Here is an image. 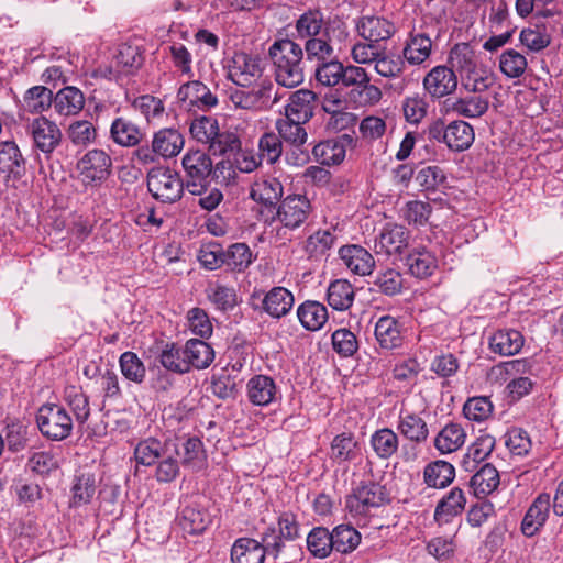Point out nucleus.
<instances>
[{
  "label": "nucleus",
  "mask_w": 563,
  "mask_h": 563,
  "mask_svg": "<svg viewBox=\"0 0 563 563\" xmlns=\"http://www.w3.org/2000/svg\"><path fill=\"white\" fill-rule=\"evenodd\" d=\"M274 66L275 80L285 88H295L305 80L303 51L296 42L284 38L275 41L268 49Z\"/></svg>",
  "instance_id": "1"
},
{
  "label": "nucleus",
  "mask_w": 563,
  "mask_h": 563,
  "mask_svg": "<svg viewBox=\"0 0 563 563\" xmlns=\"http://www.w3.org/2000/svg\"><path fill=\"white\" fill-rule=\"evenodd\" d=\"M312 212L310 200L305 195L294 194L286 196L276 209L265 218V222L273 224L278 222L276 236L289 240L288 231H295L306 223Z\"/></svg>",
  "instance_id": "2"
},
{
  "label": "nucleus",
  "mask_w": 563,
  "mask_h": 563,
  "mask_svg": "<svg viewBox=\"0 0 563 563\" xmlns=\"http://www.w3.org/2000/svg\"><path fill=\"white\" fill-rule=\"evenodd\" d=\"M185 145V140L179 130L175 128H163L153 134L150 145L137 146L132 159L141 165L154 164L157 157L173 158L177 156Z\"/></svg>",
  "instance_id": "3"
},
{
  "label": "nucleus",
  "mask_w": 563,
  "mask_h": 563,
  "mask_svg": "<svg viewBox=\"0 0 563 563\" xmlns=\"http://www.w3.org/2000/svg\"><path fill=\"white\" fill-rule=\"evenodd\" d=\"M181 164L187 177L186 188L192 195L202 194L212 170L219 177V174H223L224 169L231 168V163L222 159L216 164L213 169L210 156L200 150L187 152L181 159Z\"/></svg>",
  "instance_id": "4"
},
{
  "label": "nucleus",
  "mask_w": 563,
  "mask_h": 563,
  "mask_svg": "<svg viewBox=\"0 0 563 563\" xmlns=\"http://www.w3.org/2000/svg\"><path fill=\"white\" fill-rule=\"evenodd\" d=\"M36 423L41 433L53 441L68 438L73 431V419L66 409L57 404H45L40 407Z\"/></svg>",
  "instance_id": "5"
},
{
  "label": "nucleus",
  "mask_w": 563,
  "mask_h": 563,
  "mask_svg": "<svg viewBox=\"0 0 563 563\" xmlns=\"http://www.w3.org/2000/svg\"><path fill=\"white\" fill-rule=\"evenodd\" d=\"M387 500L384 486L375 482H363L345 497V508L353 517H365L373 508L383 506Z\"/></svg>",
  "instance_id": "6"
},
{
  "label": "nucleus",
  "mask_w": 563,
  "mask_h": 563,
  "mask_svg": "<svg viewBox=\"0 0 563 563\" xmlns=\"http://www.w3.org/2000/svg\"><path fill=\"white\" fill-rule=\"evenodd\" d=\"M147 188L155 199L170 203L181 198L184 181L170 168L157 167L147 174Z\"/></svg>",
  "instance_id": "7"
},
{
  "label": "nucleus",
  "mask_w": 563,
  "mask_h": 563,
  "mask_svg": "<svg viewBox=\"0 0 563 563\" xmlns=\"http://www.w3.org/2000/svg\"><path fill=\"white\" fill-rule=\"evenodd\" d=\"M227 68L228 78L242 88H250L263 75L262 59L244 52H235Z\"/></svg>",
  "instance_id": "8"
},
{
  "label": "nucleus",
  "mask_w": 563,
  "mask_h": 563,
  "mask_svg": "<svg viewBox=\"0 0 563 563\" xmlns=\"http://www.w3.org/2000/svg\"><path fill=\"white\" fill-rule=\"evenodd\" d=\"M112 159L103 150L88 151L77 163V169L86 186L102 184L110 175Z\"/></svg>",
  "instance_id": "9"
},
{
  "label": "nucleus",
  "mask_w": 563,
  "mask_h": 563,
  "mask_svg": "<svg viewBox=\"0 0 563 563\" xmlns=\"http://www.w3.org/2000/svg\"><path fill=\"white\" fill-rule=\"evenodd\" d=\"M144 62L142 51L136 45L122 44L109 67H99L96 75L109 80L117 79L121 75H131L137 70Z\"/></svg>",
  "instance_id": "10"
},
{
  "label": "nucleus",
  "mask_w": 563,
  "mask_h": 563,
  "mask_svg": "<svg viewBox=\"0 0 563 563\" xmlns=\"http://www.w3.org/2000/svg\"><path fill=\"white\" fill-rule=\"evenodd\" d=\"M27 132L32 136L34 146L46 157L60 145L62 131L57 124L46 117H37L27 124Z\"/></svg>",
  "instance_id": "11"
},
{
  "label": "nucleus",
  "mask_w": 563,
  "mask_h": 563,
  "mask_svg": "<svg viewBox=\"0 0 563 563\" xmlns=\"http://www.w3.org/2000/svg\"><path fill=\"white\" fill-rule=\"evenodd\" d=\"M284 186L276 177H262L254 181L250 198L262 206L261 213L268 217L283 200Z\"/></svg>",
  "instance_id": "12"
},
{
  "label": "nucleus",
  "mask_w": 563,
  "mask_h": 563,
  "mask_svg": "<svg viewBox=\"0 0 563 563\" xmlns=\"http://www.w3.org/2000/svg\"><path fill=\"white\" fill-rule=\"evenodd\" d=\"M169 448L180 449L178 439L159 440L154 437L143 439L134 448L135 462L143 466H157L159 461L168 456Z\"/></svg>",
  "instance_id": "13"
},
{
  "label": "nucleus",
  "mask_w": 563,
  "mask_h": 563,
  "mask_svg": "<svg viewBox=\"0 0 563 563\" xmlns=\"http://www.w3.org/2000/svg\"><path fill=\"white\" fill-rule=\"evenodd\" d=\"M423 88L433 99H440L453 93L457 88L455 71L444 65L433 67L423 78Z\"/></svg>",
  "instance_id": "14"
},
{
  "label": "nucleus",
  "mask_w": 563,
  "mask_h": 563,
  "mask_svg": "<svg viewBox=\"0 0 563 563\" xmlns=\"http://www.w3.org/2000/svg\"><path fill=\"white\" fill-rule=\"evenodd\" d=\"M409 231L399 224L385 225L374 241V251L377 255L391 256L401 254L407 247Z\"/></svg>",
  "instance_id": "15"
},
{
  "label": "nucleus",
  "mask_w": 563,
  "mask_h": 563,
  "mask_svg": "<svg viewBox=\"0 0 563 563\" xmlns=\"http://www.w3.org/2000/svg\"><path fill=\"white\" fill-rule=\"evenodd\" d=\"M358 35L367 42L378 44L388 41L396 32L393 22L379 15H363L356 22Z\"/></svg>",
  "instance_id": "16"
},
{
  "label": "nucleus",
  "mask_w": 563,
  "mask_h": 563,
  "mask_svg": "<svg viewBox=\"0 0 563 563\" xmlns=\"http://www.w3.org/2000/svg\"><path fill=\"white\" fill-rule=\"evenodd\" d=\"M249 401L258 407H265L280 398L275 380L268 375H254L246 383Z\"/></svg>",
  "instance_id": "17"
},
{
  "label": "nucleus",
  "mask_w": 563,
  "mask_h": 563,
  "mask_svg": "<svg viewBox=\"0 0 563 563\" xmlns=\"http://www.w3.org/2000/svg\"><path fill=\"white\" fill-rule=\"evenodd\" d=\"M550 508V494H539L523 516L520 527L522 534L528 538L536 536L547 522Z\"/></svg>",
  "instance_id": "18"
},
{
  "label": "nucleus",
  "mask_w": 563,
  "mask_h": 563,
  "mask_svg": "<svg viewBox=\"0 0 563 563\" xmlns=\"http://www.w3.org/2000/svg\"><path fill=\"white\" fill-rule=\"evenodd\" d=\"M343 264L355 275H371L375 268L373 255L357 244L344 245L339 250Z\"/></svg>",
  "instance_id": "19"
},
{
  "label": "nucleus",
  "mask_w": 563,
  "mask_h": 563,
  "mask_svg": "<svg viewBox=\"0 0 563 563\" xmlns=\"http://www.w3.org/2000/svg\"><path fill=\"white\" fill-rule=\"evenodd\" d=\"M177 99L186 106H196L199 109H211L218 104L217 96L199 80L181 85L177 92Z\"/></svg>",
  "instance_id": "20"
},
{
  "label": "nucleus",
  "mask_w": 563,
  "mask_h": 563,
  "mask_svg": "<svg viewBox=\"0 0 563 563\" xmlns=\"http://www.w3.org/2000/svg\"><path fill=\"white\" fill-rule=\"evenodd\" d=\"M397 430L405 439L416 444H421L429 438V428L424 419L405 407L399 411Z\"/></svg>",
  "instance_id": "21"
},
{
  "label": "nucleus",
  "mask_w": 563,
  "mask_h": 563,
  "mask_svg": "<svg viewBox=\"0 0 563 563\" xmlns=\"http://www.w3.org/2000/svg\"><path fill=\"white\" fill-rule=\"evenodd\" d=\"M523 344L525 338L521 332L510 328L498 329L488 338L490 351L500 356L518 354Z\"/></svg>",
  "instance_id": "22"
},
{
  "label": "nucleus",
  "mask_w": 563,
  "mask_h": 563,
  "mask_svg": "<svg viewBox=\"0 0 563 563\" xmlns=\"http://www.w3.org/2000/svg\"><path fill=\"white\" fill-rule=\"evenodd\" d=\"M316 99V93L308 89L292 92L285 106V117L297 122H308L313 117Z\"/></svg>",
  "instance_id": "23"
},
{
  "label": "nucleus",
  "mask_w": 563,
  "mask_h": 563,
  "mask_svg": "<svg viewBox=\"0 0 563 563\" xmlns=\"http://www.w3.org/2000/svg\"><path fill=\"white\" fill-rule=\"evenodd\" d=\"M400 322L391 316L380 317L375 324V339L385 350L398 349L402 345L404 336Z\"/></svg>",
  "instance_id": "24"
},
{
  "label": "nucleus",
  "mask_w": 563,
  "mask_h": 563,
  "mask_svg": "<svg viewBox=\"0 0 563 563\" xmlns=\"http://www.w3.org/2000/svg\"><path fill=\"white\" fill-rule=\"evenodd\" d=\"M353 139L343 134L339 139L327 140L318 143L312 148V154L321 165H336L345 158V144L352 143Z\"/></svg>",
  "instance_id": "25"
},
{
  "label": "nucleus",
  "mask_w": 563,
  "mask_h": 563,
  "mask_svg": "<svg viewBox=\"0 0 563 563\" xmlns=\"http://www.w3.org/2000/svg\"><path fill=\"white\" fill-rule=\"evenodd\" d=\"M0 173L13 179H20L25 175V159L13 141L0 142Z\"/></svg>",
  "instance_id": "26"
},
{
  "label": "nucleus",
  "mask_w": 563,
  "mask_h": 563,
  "mask_svg": "<svg viewBox=\"0 0 563 563\" xmlns=\"http://www.w3.org/2000/svg\"><path fill=\"white\" fill-rule=\"evenodd\" d=\"M362 455V446L352 432L335 435L330 445V459L338 464L352 462Z\"/></svg>",
  "instance_id": "27"
},
{
  "label": "nucleus",
  "mask_w": 563,
  "mask_h": 563,
  "mask_svg": "<svg viewBox=\"0 0 563 563\" xmlns=\"http://www.w3.org/2000/svg\"><path fill=\"white\" fill-rule=\"evenodd\" d=\"M294 296L285 287H273L263 298L262 308L272 318L279 319L290 312L294 307Z\"/></svg>",
  "instance_id": "28"
},
{
  "label": "nucleus",
  "mask_w": 563,
  "mask_h": 563,
  "mask_svg": "<svg viewBox=\"0 0 563 563\" xmlns=\"http://www.w3.org/2000/svg\"><path fill=\"white\" fill-rule=\"evenodd\" d=\"M110 139L122 147H135L142 142L143 133L131 120L119 117L111 123Z\"/></svg>",
  "instance_id": "29"
},
{
  "label": "nucleus",
  "mask_w": 563,
  "mask_h": 563,
  "mask_svg": "<svg viewBox=\"0 0 563 563\" xmlns=\"http://www.w3.org/2000/svg\"><path fill=\"white\" fill-rule=\"evenodd\" d=\"M496 440L490 434L479 435L466 450L461 466L466 472H473L477 465L485 461L493 452Z\"/></svg>",
  "instance_id": "30"
},
{
  "label": "nucleus",
  "mask_w": 563,
  "mask_h": 563,
  "mask_svg": "<svg viewBox=\"0 0 563 563\" xmlns=\"http://www.w3.org/2000/svg\"><path fill=\"white\" fill-rule=\"evenodd\" d=\"M432 41L423 33H410L402 48L401 56L410 65H421L431 55Z\"/></svg>",
  "instance_id": "31"
},
{
  "label": "nucleus",
  "mask_w": 563,
  "mask_h": 563,
  "mask_svg": "<svg viewBox=\"0 0 563 563\" xmlns=\"http://www.w3.org/2000/svg\"><path fill=\"white\" fill-rule=\"evenodd\" d=\"M445 106L446 111L454 112L460 117L475 119L481 118L487 112L489 101L487 98L481 96H468L453 100L448 99Z\"/></svg>",
  "instance_id": "32"
},
{
  "label": "nucleus",
  "mask_w": 563,
  "mask_h": 563,
  "mask_svg": "<svg viewBox=\"0 0 563 563\" xmlns=\"http://www.w3.org/2000/svg\"><path fill=\"white\" fill-rule=\"evenodd\" d=\"M210 522L207 511L197 505L184 506L178 516L177 523L184 533L199 534L206 530Z\"/></svg>",
  "instance_id": "33"
},
{
  "label": "nucleus",
  "mask_w": 563,
  "mask_h": 563,
  "mask_svg": "<svg viewBox=\"0 0 563 563\" xmlns=\"http://www.w3.org/2000/svg\"><path fill=\"white\" fill-rule=\"evenodd\" d=\"M466 440L464 428L456 422L445 424L434 438V448L441 454L456 452L463 446Z\"/></svg>",
  "instance_id": "34"
},
{
  "label": "nucleus",
  "mask_w": 563,
  "mask_h": 563,
  "mask_svg": "<svg viewBox=\"0 0 563 563\" xmlns=\"http://www.w3.org/2000/svg\"><path fill=\"white\" fill-rule=\"evenodd\" d=\"M84 106V93L74 86L64 87L54 96L53 107L59 115H76Z\"/></svg>",
  "instance_id": "35"
},
{
  "label": "nucleus",
  "mask_w": 563,
  "mask_h": 563,
  "mask_svg": "<svg viewBox=\"0 0 563 563\" xmlns=\"http://www.w3.org/2000/svg\"><path fill=\"white\" fill-rule=\"evenodd\" d=\"M500 483L499 473L490 463L484 464L470 479V488L477 498L495 492Z\"/></svg>",
  "instance_id": "36"
},
{
  "label": "nucleus",
  "mask_w": 563,
  "mask_h": 563,
  "mask_svg": "<svg viewBox=\"0 0 563 563\" xmlns=\"http://www.w3.org/2000/svg\"><path fill=\"white\" fill-rule=\"evenodd\" d=\"M262 543L252 538H239L231 549L232 563H264Z\"/></svg>",
  "instance_id": "37"
},
{
  "label": "nucleus",
  "mask_w": 563,
  "mask_h": 563,
  "mask_svg": "<svg viewBox=\"0 0 563 563\" xmlns=\"http://www.w3.org/2000/svg\"><path fill=\"white\" fill-rule=\"evenodd\" d=\"M465 504L463 490L454 487L437 505L434 519L440 523H446L463 511Z\"/></svg>",
  "instance_id": "38"
},
{
  "label": "nucleus",
  "mask_w": 563,
  "mask_h": 563,
  "mask_svg": "<svg viewBox=\"0 0 563 563\" xmlns=\"http://www.w3.org/2000/svg\"><path fill=\"white\" fill-rule=\"evenodd\" d=\"M475 140L473 126L463 121L454 120L448 123L446 146L453 152H464L468 150Z\"/></svg>",
  "instance_id": "39"
},
{
  "label": "nucleus",
  "mask_w": 563,
  "mask_h": 563,
  "mask_svg": "<svg viewBox=\"0 0 563 563\" xmlns=\"http://www.w3.org/2000/svg\"><path fill=\"white\" fill-rule=\"evenodd\" d=\"M186 355V363L191 368L205 369L210 366L214 360L213 349L205 341L199 339H191L186 342L184 346Z\"/></svg>",
  "instance_id": "40"
},
{
  "label": "nucleus",
  "mask_w": 563,
  "mask_h": 563,
  "mask_svg": "<svg viewBox=\"0 0 563 563\" xmlns=\"http://www.w3.org/2000/svg\"><path fill=\"white\" fill-rule=\"evenodd\" d=\"M409 273L420 279L433 274L437 268V258L426 247L413 249L406 257Z\"/></svg>",
  "instance_id": "41"
},
{
  "label": "nucleus",
  "mask_w": 563,
  "mask_h": 563,
  "mask_svg": "<svg viewBox=\"0 0 563 563\" xmlns=\"http://www.w3.org/2000/svg\"><path fill=\"white\" fill-rule=\"evenodd\" d=\"M297 316L301 325L309 331L320 330L329 318L325 306L309 300L298 307Z\"/></svg>",
  "instance_id": "42"
},
{
  "label": "nucleus",
  "mask_w": 563,
  "mask_h": 563,
  "mask_svg": "<svg viewBox=\"0 0 563 563\" xmlns=\"http://www.w3.org/2000/svg\"><path fill=\"white\" fill-rule=\"evenodd\" d=\"M335 240L330 230H318L307 238L303 250L310 260L321 261L328 256Z\"/></svg>",
  "instance_id": "43"
},
{
  "label": "nucleus",
  "mask_w": 563,
  "mask_h": 563,
  "mask_svg": "<svg viewBox=\"0 0 563 563\" xmlns=\"http://www.w3.org/2000/svg\"><path fill=\"white\" fill-rule=\"evenodd\" d=\"M454 477V466L451 463L442 460L429 463L423 471V479L429 487H446L453 482Z\"/></svg>",
  "instance_id": "44"
},
{
  "label": "nucleus",
  "mask_w": 563,
  "mask_h": 563,
  "mask_svg": "<svg viewBox=\"0 0 563 563\" xmlns=\"http://www.w3.org/2000/svg\"><path fill=\"white\" fill-rule=\"evenodd\" d=\"M63 399L79 424H84L89 419V398L80 386L70 385L65 387Z\"/></svg>",
  "instance_id": "45"
},
{
  "label": "nucleus",
  "mask_w": 563,
  "mask_h": 563,
  "mask_svg": "<svg viewBox=\"0 0 563 563\" xmlns=\"http://www.w3.org/2000/svg\"><path fill=\"white\" fill-rule=\"evenodd\" d=\"M307 549L313 558L325 559L333 551L331 532L325 527H314L306 539Z\"/></svg>",
  "instance_id": "46"
},
{
  "label": "nucleus",
  "mask_w": 563,
  "mask_h": 563,
  "mask_svg": "<svg viewBox=\"0 0 563 563\" xmlns=\"http://www.w3.org/2000/svg\"><path fill=\"white\" fill-rule=\"evenodd\" d=\"M369 442L375 454L383 460L391 457L399 446L397 433L389 428H383L375 431L372 434Z\"/></svg>",
  "instance_id": "47"
},
{
  "label": "nucleus",
  "mask_w": 563,
  "mask_h": 563,
  "mask_svg": "<svg viewBox=\"0 0 563 563\" xmlns=\"http://www.w3.org/2000/svg\"><path fill=\"white\" fill-rule=\"evenodd\" d=\"M208 300L219 311L227 312L238 305V295L233 287L216 283L210 284L206 289Z\"/></svg>",
  "instance_id": "48"
},
{
  "label": "nucleus",
  "mask_w": 563,
  "mask_h": 563,
  "mask_svg": "<svg viewBox=\"0 0 563 563\" xmlns=\"http://www.w3.org/2000/svg\"><path fill=\"white\" fill-rule=\"evenodd\" d=\"M354 301L353 286L345 279L332 282L328 288V303L335 310H347Z\"/></svg>",
  "instance_id": "49"
},
{
  "label": "nucleus",
  "mask_w": 563,
  "mask_h": 563,
  "mask_svg": "<svg viewBox=\"0 0 563 563\" xmlns=\"http://www.w3.org/2000/svg\"><path fill=\"white\" fill-rule=\"evenodd\" d=\"M52 90L44 86H34L23 96L22 108L30 113H42L53 104Z\"/></svg>",
  "instance_id": "50"
},
{
  "label": "nucleus",
  "mask_w": 563,
  "mask_h": 563,
  "mask_svg": "<svg viewBox=\"0 0 563 563\" xmlns=\"http://www.w3.org/2000/svg\"><path fill=\"white\" fill-rule=\"evenodd\" d=\"M333 550L347 554L353 552L361 542V533L347 525H339L331 531Z\"/></svg>",
  "instance_id": "51"
},
{
  "label": "nucleus",
  "mask_w": 563,
  "mask_h": 563,
  "mask_svg": "<svg viewBox=\"0 0 563 563\" xmlns=\"http://www.w3.org/2000/svg\"><path fill=\"white\" fill-rule=\"evenodd\" d=\"M499 70L509 79L520 78L528 67L525 55L514 48L504 51L499 56Z\"/></svg>",
  "instance_id": "52"
},
{
  "label": "nucleus",
  "mask_w": 563,
  "mask_h": 563,
  "mask_svg": "<svg viewBox=\"0 0 563 563\" xmlns=\"http://www.w3.org/2000/svg\"><path fill=\"white\" fill-rule=\"evenodd\" d=\"M306 122L292 121L285 117L276 121V129L280 140L289 143L290 145L299 148L302 146L308 139L306 129L302 126Z\"/></svg>",
  "instance_id": "53"
},
{
  "label": "nucleus",
  "mask_w": 563,
  "mask_h": 563,
  "mask_svg": "<svg viewBox=\"0 0 563 563\" xmlns=\"http://www.w3.org/2000/svg\"><path fill=\"white\" fill-rule=\"evenodd\" d=\"M224 265L233 272H244L253 262L252 251L245 243H234L223 251Z\"/></svg>",
  "instance_id": "54"
},
{
  "label": "nucleus",
  "mask_w": 563,
  "mask_h": 563,
  "mask_svg": "<svg viewBox=\"0 0 563 563\" xmlns=\"http://www.w3.org/2000/svg\"><path fill=\"white\" fill-rule=\"evenodd\" d=\"M374 64L376 73L386 78L399 77L404 73L406 66V62L401 54L387 52L386 49L380 51L379 56Z\"/></svg>",
  "instance_id": "55"
},
{
  "label": "nucleus",
  "mask_w": 563,
  "mask_h": 563,
  "mask_svg": "<svg viewBox=\"0 0 563 563\" xmlns=\"http://www.w3.org/2000/svg\"><path fill=\"white\" fill-rule=\"evenodd\" d=\"M179 444L183 449V454L179 455L181 456V464L185 467L199 470L206 461V452L201 440L197 437H190L183 443L179 442Z\"/></svg>",
  "instance_id": "56"
},
{
  "label": "nucleus",
  "mask_w": 563,
  "mask_h": 563,
  "mask_svg": "<svg viewBox=\"0 0 563 563\" xmlns=\"http://www.w3.org/2000/svg\"><path fill=\"white\" fill-rule=\"evenodd\" d=\"M161 365L173 373L186 374L189 373V365L186 363V355L184 347H178L176 344H166L159 354Z\"/></svg>",
  "instance_id": "57"
},
{
  "label": "nucleus",
  "mask_w": 563,
  "mask_h": 563,
  "mask_svg": "<svg viewBox=\"0 0 563 563\" xmlns=\"http://www.w3.org/2000/svg\"><path fill=\"white\" fill-rule=\"evenodd\" d=\"M449 63L453 70L456 69L464 76L471 69H474L476 64L475 53L467 43L456 44L450 52Z\"/></svg>",
  "instance_id": "58"
},
{
  "label": "nucleus",
  "mask_w": 563,
  "mask_h": 563,
  "mask_svg": "<svg viewBox=\"0 0 563 563\" xmlns=\"http://www.w3.org/2000/svg\"><path fill=\"white\" fill-rule=\"evenodd\" d=\"M324 16L319 9H309L296 22V31L300 37H311L321 34Z\"/></svg>",
  "instance_id": "59"
},
{
  "label": "nucleus",
  "mask_w": 563,
  "mask_h": 563,
  "mask_svg": "<svg viewBox=\"0 0 563 563\" xmlns=\"http://www.w3.org/2000/svg\"><path fill=\"white\" fill-rule=\"evenodd\" d=\"M305 51L308 60L324 62L333 57L334 48L328 40V33L307 37Z\"/></svg>",
  "instance_id": "60"
},
{
  "label": "nucleus",
  "mask_w": 563,
  "mask_h": 563,
  "mask_svg": "<svg viewBox=\"0 0 563 563\" xmlns=\"http://www.w3.org/2000/svg\"><path fill=\"white\" fill-rule=\"evenodd\" d=\"M122 375L136 384H141L146 376V368L141 358L131 351L121 354L119 360Z\"/></svg>",
  "instance_id": "61"
},
{
  "label": "nucleus",
  "mask_w": 563,
  "mask_h": 563,
  "mask_svg": "<svg viewBox=\"0 0 563 563\" xmlns=\"http://www.w3.org/2000/svg\"><path fill=\"white\" fill-rule=\"evenodd\" d=\"M283 154V143L278 134L264 133L258 141V157L267 164H275Z\"/></svg>",
  "instance_id": "62"
},
{
  "label": "nucleus",
  "mask_w": 563,
  "mask_h": 563,
  "mask_svg": "<svg viewBox=\"0 0 563 563\" xmlns=\"http://www.w3.org/2000/svg\"><path fill=\"white\" fill-rule=\"evenodd\" d=\"M402 283L401 274L396 269L388 268L377 273L373 285L385 296H395L400 294L404 286Z\"/></svg>",
  "instance_id": "63"
},
{
  "label": "nucleus",
  "mask_w": 563,
  "mask_h": 563,
  "mask_svg": "<svg viewBox=\"0 0 563 563\" xmlns=\"http://www.w3.org/2000/svg\"><path fill=\"white\" fill-rule=\"evenodd\" d=\"M219 124L217 119L206 115L194 119L189 128L191 136L199 143L206 145L217 136Z\"/></svg>",
  "instance_id": "64"
}]
</instances>
